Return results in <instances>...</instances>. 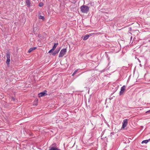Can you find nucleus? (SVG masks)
Returning <instances> with one entry per match:
<instances>
[{
    "instance_id": "nucleus-1",
    "label": "nucleus",
    "mask_w": 150,
    "mask_h": 150,
    "mask_svg": "<svg viewBox=\"0 0 150 150\" xmlns=\"http://www.w3.org/2000/svg\"><path fill=\"white\" fill-rule=\"evenodd\" d=\"M81 11L84 13H87L89 10V8L88 6L83 5L81 7Z\"/></svg>"
},
{
    "instance_id": "nucleus-2",
    "label": "nucleus",
    "mask_w": 150,
    "mask_h": 150,
    "mask_svg": "<svg viewBox=\"0 0 150 150\" xmlns=\"http://www.w3.org/2000/svg\"><path fill=\"white\" fill-rule=\"evenodd\" d=\"M67 52V49L66 48L62 49L60 51L59 54V57H63L65 54Z\"/></svg>"
},
{
    "instance_id": "nucleus-3",
    "label": "nucleus",
    "mask_w": 150,
    "mask_h": 150,
    "mask_svg": "<svg viewBox=\"0 0 150 150\" xmlns=\"http://www.w3.org/2000/svg\"><path fill=\"white\" fill-rule=\"evenodd\" d=\"M6 57L7 58V60L6 61V64L8 65L9 64V62L10 61V54L9 52H8L6 54Z\"/></svg>"
},
{
    "instance_id": "nucleus-4",
    "label": "nucleus",
    "mask_w": 150,
    "mask_h": 150,
    "mask_svg": "<svg viewBox=\"0 0 150 150\" xmlns=\"http://www.w3.org/2000/svg\"><path fill=\"white\" fill-rule=\"evenodd\" d=\"M127 119H125L123 120L122 127V128H124L127 126Z\"/></svg>"
},
{
    "instance_id": "nucleus-5",
    "label": "nucleus",
    "mask_w": 150,
    "mask_h": 150,
    "mask_svg": "<svg viewBox=\"0 0 150 150\" xmlns=\"http://www.w3.org/2000/svg\"><path fill=\"white\" fill-rule=\"evenodd\" d=\"M125 86H123L121 88V91L120 92V94H122L123 93L124 91L125 90Z\"/></svg>"
},
{
    "instance_id": "nucleus-6",
    "label": "nucleus",
    "mask_w": 150,
    "mask_h": 150,
    "mask_svg": "<svg viewBox=\"0 0 150 150\" xmlns=\"http://www.w3.org/2000/svg\"><path fill=\"white\" fill-rule=\"evenodd\" d=\"M36 49V47H33L30 48L28 51V52L30 53L33 50H35Z\"/></svg>"
},
{
    "instance_id": "nucleus-7",
    "label": "nucleus",
    "mask_w": 150,
    "mask_h": 150,
    "mask_svg": "<svg viewBox=\"0 0 150 150\" xmlns=\"http://www.w3.org/2000/svg\"><path fill=\"white\" fill-rule=\"evenodd\" d=\"M45 94L46 93H45L41 92L38 94V96L39 97H42L43 96H44Z\"/></svg>"
},
{
    "instance_id": "nucleus-8",
    "label": "nucleus",
    "mask_w": 150,
    "mask_h": 150,
    "mask_svg": "<svg viewBox=\"0 0 150 150\" xmlns=\"http://www.w3.org/2000/svg\"><path fill=\"white\" fill-rule=\"evenodd\" d=\"M49 150H60V149H58L56 147H49Z\"/></svg>"
},
{
    "instance_id": "nucleus-9",
    "label": "nucleus",
    "mask_w": 150,
    "mask_h": 150,
    "mask_svg": "<svg viewBox=\"0 0 150 150\" xmlns=\"http://www.w3.org/2000/svg\"><path fill=\"white\" fill-rule=\"evenodd\" d=\"M26 4L28 7H29L30 6V3L29 0H25Z\"/></svg>"
},
{
    "instance_id": "nucleus-10",
    "label": "nucleus",
    "mask_w": 150,
    "mask_h": 150,
    "mask_svg": "<svg viewBox=\"0 0 150 150\" xmlns=\"http://www.w3.org/2000/svg\"><path fill=\"white\" fill-rule=\"evenodd\" d=\"M89 37V35H86L84 36L83 40H86Z\"/></svg>"
},
{
    "instance_id": "nucleus-11",
    "label": "nucleus",
    "mask_w": 150,
    "mask_h": 150,
    "mask_svg": "<svg viewBox=\"0 0 150 150\" xmlns=\"http://www.w3.org/2000/svg\"><path fill=\"white\" fill-rule=\"evenodd\" d=\"M58 45V43L55 44L52 49L53 50H54L56 48Z\"/></svg>"
},
{
    "instance_id": "nucleus-12",
    "label": "nucleus",
    "mask_w": 150,
    "mask_h": 150,
    "mask_svg": "<svg viewBox=\"0 0 150 150\" xmlns=\"http://www.w3.org/2000/svg\"><path fill=\"white\" fill-rule=\"evenodd\" d=\"M38 102V100L37 99H35V103H34L33 105H37V103Z\"/></svg>"
},
{
    "instance_id": "nucleus-13",
    "label": "nucleus",
    "mask_w": 150,
    "mask_h": 150,
    "mask_svg": "<svg viewBox=\"0 0 150 150\" xmlns=\"http://www.w3.org/2000/svg\"><path fill=\"white\" fill-rule=\"evenodd\" d=\"M148 140H144L142 141V144H143V143L146 144L148 142Z\"/></svg>"
},
{
    "instance_id": "nucleus-14",
    "label": "nucleus",
    "mask_w": 150,
    "mask_h": 150,
    "mask_svg": "<svg viewBox=\"0 0 150 150\" xmlns=\"http://www.w3.org/2000/svg\"><path fill=\"white\" fill-rule=\"evenodd\" d=\"M39 19H41L42 20H44V18L43 16H40L39 17Z\"/></svg>"
},
{
    "instance_id": "nucleus-15",
    "label": "nucleus",
    "mask_w": 150,
    "mask_h": 150,
    "mask_svg": "<svg viewBox=\"0 0 150 150\" xmlns=\"http://www.w3.org/2000/svg\"><path fill=\"white\" fill-rule=\"evenodd\" d=\"M79 70V69H77L72 74V76H74L76 73V72L78 71V70Z\"/></svg>"
},
{
    "instance_id": "nucleus-16",
    "label": "nucleus",
    "mask_w": 150,
    "mask_h": 150,
    "mask_svg": "<svg viewBox=\"0 0 150 150\" xmlns=\"http://www.w3.org/2000/svg\"><path fill=\"white\" fill-rule=\"evenodd\" d=\"M39 6L40 7H42L43 6V4L42 3H40L39 4Z\"/></svg>"
},
{
    "instance_id": "nucleus-17",
    "label": "nucleus",
    "mask_w": 150,
    "mask_h": 150,
    "mask_svg": "<svg viewBox=\"0 0 150 150\" xmlns=\"http://www.w3.org/2000/svg\"><path fill=\"white\" fill-rule=\"evenodd\" d=\"M58 52V51L56 52V51H55L54 53L52 54V55H54L56 54Z\"/></svg>"
},
{
    "instance_id": "nucleus-18",
    "label": "nucleus",
    "mask_w": 150,
    "mask_h": 150,
    "mask_svg": "<svg viewBox=\"0 0 150 150\" xmlns=\"http://www.w3.org/2000/svg\"><path fill=\"white\" fill-rule=\"evenodd\" d=\"M54 50H53L52 49L51 50H50L49 51V53H50L51 52H53V51Z\"/></svg>"
},
{
    "instance_id": "nucleus-19",
    "label": "nucleus",
    "mask_w": 150,
    "mask_h": 150,
    "mask_svg": "<svg viewBox=\"0 0 150 150\" xmlns=\"http://www.w3.org/2000/svg\"><path fill=\"white\" fill-rule=\"evenodd\" d=\"M12 100H13V101H14V100H15V98H14V97H12Z\"/></svg>"
},
{
    "instance_id": "nucleus-20",
    "label": "nucleus",
    "mask_w": 150,
    "mask_h": 150,
    "mask_svg": "<svg viewBox=\"0 0 150 150\" xmlns=\"http://www.w3.org/2000/svg\"><path fill=\"white\" fill-rule=\"evenodd\" d=\"M148 112H149L150 113V110H148V111H147L146 112V113H148Z\"/></svg>"
},
{
    "instance_id": "nucleus-21",
    "label": "nucleus",
    "mask_w": 150,
    "mask_h": 150,
    "mask_svg": "<svg viewBox=\"0 0 150 150\" xmlns=\"http://www.w3.org/2000/svg\"><path fill=\"white\" fill-rule=\"evenodd\" d=\"M147 140H148V142H149V141H150V138L149 139Z\"/></svg>"
},
{
    "instance_id": "nucleus-22",
    "label": "nucleus",
    "mask_w": 150,
    "mask_h": 150,
    "mask_svg": "<svg viewBox=\"0 0 150 150\" xmlns=\"http://www.w3.org/2000/svg\"><path fill=\"white\" fill-rule=\"evenodd\" d=\"M139 62H140V61L139 60Z\"/></svg>"
}]
</instances>
